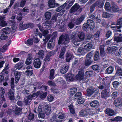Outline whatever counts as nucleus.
<instances>
[{"label":"nucleus","instance_id":"f257e3e1","mask_svg":"<svg viewBox=\"0 0 122 122\" xmlns=\"http://www.w3.org/2000/svg\"><path fill=\"white\" fill-rule=\"evenodd\" d=\"M69 39L68 35L66 34L64 36L62 35L60 37L58 41L59 45L67 44L69 42Z\"/></svg>","mask_w":122,"mask_h":122},{"label":"nucleus","instance_id":"f03ea898","mask_svg":"<svg viewBox=\"0 0 122 122\" xmlns=\"http://www.w3.org/2000/svg\"><path fill=\"white\" fill-rule=\"evenodd\" d=\"M10 29L9 28L6 27L2 29L1 30V34L0 35V39L2 40L6 39L8 37V35L10 33Z\"/></svg>","mask_w":122,"mask_h":122},{"label":"nucleus","instance_id":"7ed1b4c3","mask_svg":"<svg viewBox=\"0 0 122 122\" xmlns=\"http://www.w3.org/2000/svg\"><path fill=\"white\" fill-rule=\"evenodd\" d=\"M95 25L93 21L91 19L87 20L86 24H84L83 27V29L84 30H85L87 29L92 30L94 28Z\"/></svg>","mask_w":122,"mask_h":122},{"label":"nucleus","instance_id":"20e7f679","mask_svg":"<svg viewBox=\"0 0 122 122\" xmlns=\"http://www.w3.org/2000/svg\"><path fill=\"white\" fill-rule=\"evenodd\" d=\"M85 34L83 32H79L78 34V37L79 39L78 38L75 39L73 44L76 46H78L80 44L81 41L83 40L85 38Z\"/></svg>","mask_w":122,"mask_h":122},{"label":"nucleus","instance_id":"39448f33","mask_svg":"<svg viewBox=\"0 0 122 122\" xmlns=\"http://www.w3.org/2000/svg\"><path fill=\"white\" fill-rule=\"evenodd\" d=\"M121 42H122V37L120 38L115 36L114 37L113 41H112V39L107 41L106 44L107 45H115L116 44V43Z\"/></svg>","mask_w":122,"mask_h":122},{"label":"nucleus","instance_id":"423d86ee","mask_svg":"<svg viewBox=\"0 0 122 122\" xmlns=\"http://www.w3.org/2000/svg\"><path fill=\"white\" fill-rule=\"evenodd\" d=\"M81 67L82 68L80 69L79 70V71L78 74L76 76V78L77 80H84V79H83L84 75L83 69L85 68V67L84 66L83 67Z\"/></svg>","mask_w":122,"mask_h":122},{"label":"nucleus","instance_id":"0eeeda50","mask_svg":"<svg viewBox=\"0 0 122 122\" xmlns=\"http://www.w3.org/2000/svg\"><path fill=\"white\" fill-rule=\"evenodd\" d=\"M79 8V5L78 4H76L72 7L69 12L71 13H72L73 12L77 10L78 12L80 13L81 11V10Z\"/></svg>","mask_w":122,"mask_h":122},{"label":"nucleus","instance_id":"6e6552de","mask_svg":"<svg viewBox=\"0 0 122 122\" xmlns=\"http://www.w3.org/2000/svg\"><path fill=\"white\" fill-rule=\"evenodd\" d=\"M59 5V4L55 3V0H49L48 2V5L50 8H53Z\"/></svg>","mask_w":122,"mask_h":122},{"label":"nucleus","instance_id":"1a4fd4ad","mask_svg":"<svg viewBox=\"0 0 122 122\" xmlns=\"http://www.w3.org/2000/svg\"><path fill=\"white\" fill-rule=\"evenodd\" d=\"M85 18L84 15H82L79 18H78L77 19H76L74 18L73 19L76 25H79L80 24L81 22Z\"/></svg>","mask_w":122,"mask_h":122},{"label":"nucleus","instance_id":"9d476101","mask_svg":"<svg viewBox=\"0 0 122 122\" xmlns=\"http://www.w3.org/2000/svg\"><path fill=\"white\" fill-rule=\"evenodd\" d=\"M41 62L39 59H36L34 60L33 63L34 67L36 68H39L41 66Z\"/></svg>","mask_w":122,"mask_h":122},{"label":"nucleus","instance_id":"9b49d317","mask_svg":"<svg viewBox=\"0 0 122 122\" xmlns=\"http://www.w3.org/2000/svg\"><path fill=\"white\" fill-rule=\"evenodd\" d=\"M42 93V92L38 91L36 93H33L32 94L28 96L27 98L28 100H31L32 98L34 97H36L39 95V94L40 93Z\"/></svg>","mask_w":122,"mask_h":122},{"label":"nucleus","instance_id":"f8f14e48","mask_svg":"<svg viewBox=\"0 0 122 122\" xmlns=\"http://www.w3.org/2000/svg\"><path fill=\"white\" fill-rule=\"evenodd\" d=\"M92 44L91 43H89L85 45L83 48V51L85 52L89 51L91 49Z\"/></svg>","mask_w":122,"mask_h":122},{"label":"nucleus","instance_id":"ddd939ff","mask_svg":"<svg viewBox=\"0 0 122 122\" xmlns=\"http://www.w3.org/2000/svg\"><path fill=\"white\" fill-rule=\"evenodd\" d=\"M23 63L22 62H19L16 64L14 66L13 71H15L17 69L19 70L23 66Z\"/></svg>","mask_w":122,"mask_h":122},{"label":"nucleus","instance_id":"4468645a","mask_svg":"<svg viewBox=\"0 0 122 122\" xmlns=\"http://www.w3.org/2000/svg\"><path fill=\"white\" fill-rule=\"evenodd\" d=\"M43 108V109L46 114L47 115H49L50 113L51 110V107L47 105H45L44 106Z\"/></svg>","mask_w":122,"mask_h":122},{"label":"nucleus","instance_id":"2eb2a0df","mask_svg":"<svg viewBox=\"0 0 122 122\" xmlns=\"http://www.w3.org/2000/svg\"><path fill=\"white\" fill-rule=\"evenodd\" d=\"M73 57V56L71 53H67L66 55V60L67 62H69Z\"/></svg>","mask_w":122,"mask_h":122},{"label":"nucleus","instance_id":"dca6fc26","mask_svg":"<svg viewBox=\"0 0 122 122\" xmlns=\"http://www.w3.org/2000/svg\"><path fill=\"white\" fill-rule=\"evenodd\" d=\"M15 73V83H17L18 81L19 80L20 76L22 74V73L20 72H16L15 73V71H14Z\"/></svg>","mask_w":122,"mask_h":122},{"label":"nucleus","instance_id":"f3484780","mask_svg":"<svg viewBox=\"0 0 122 122\" xmlns=\"http://www.w3.org/2000/svg\"><path fill=\"white\" fill-rule=\"evenodd\" d=\"M33 26L32 24H26L23 25L22 26H20V29L21 30H23L26 29L29 27L32 28Z\"/></svg>","mask_w":122,"mask_h":122},{"label":"nucleus","instance_id":"a211bd4d","mask_svg":"<svg viewBox=\"0 0 122 122\" xmlns=\"http://www.w3.org/2000/svg\"><path fill=\"white\" fill-rule=\"evenodd\" d=\"M99 104V102L97 100H94L90 103V106L93 107H97Z\"/></svg>","mask_w":122,"mask_h":122},{"label":"nucleus","instance_id":"6ab92c4d","mask_svg":"<svg viewBox=\"0 0 122 122\" xmlns=\"http://www.w3.org/2000/svg\"><path fill=\"white\" fill-rule=\"evenodd\" d=\"M69 66H68L64 65L61 67L60 70V72L62 74H64L66 73L68 68Z\"/></svg>","mask_w":122,"mask_h":122},{"label":"nucleus","instance_id":"aec40b11","mask_svg":"<svg viewBox=\"0 0 122 122\" xmlns=\"http://www.w3.org/2000/svg\"><path fill=\"white\" fill-rule=\"evenodd\" d=\"M8 97L9 99L11 101H13L15 99L14 93L11 90H10L8 92Z\"/></svg>","mask_w":122,"mask_h":122},{"label":"nucleus","instance_id":"412c9836","mask_svg":"<svg viewBox=\"0 0 122 122\" xmlns=\"http://www.w3.org/2000/svg\"><path fill=\"white\" fill-rule=\"evenodd\" d=\"M106 113L108 116H112L115 115V113L113 111L112 109L107 108L106 110Z\"/></svg>","mask_w":122,"mask_h":122},{"label":"nucleus","instance_id":"4be33fe9","mask_svg":"<svg viewBox=\"0 0 122 122\" xmlns=\"http://www.w3.org/2000/svg\"><path fill=\"white\" fill-rule=\"evenodd\" d=\"M110 94L106 90L103 91L102 92V97L103 98H106L110 96Z\"/></svg>","mask_w":122,"mask_h":122},{"label":"nucleus","instance_id":"5701e85b","mask_svg":"<svg viewBox=\"0 0 122 122\" xmlns=\"http://www.w3.org/2000/svg\"><path fill=\"white\" fill-rule=\"evenodd\" d=\"M74 75L72 74H68L66 76V81H72L74 80Z\"/></svg>","mask_w":122,"mask_h":122},{"label":"nucleus","instance_id":"b1692460","mask_svg":"<svg viewBox=\"0 0 122 122\" xmlns=\"http://www.w3.org/2000/svg\"><path fill=\"white\" fill-rule=\"evenodd\" d=\"M118 8L117 6L115 4V3H112V6L111 10L114 12H117L118 10Z\"/></svg>","mask_w":122,"mask_h":122},{"label":"nucleus","instance_id":"393cba45","mask_svg":"<svg viewBox=\"0 0 122 122\" xmlns=\"http://www.w3.org/2000/svg\"><path fill=\"white\" fill-rule=\"evenodd\" d=\"M55 44L54 42L53 41L52 39H51L49 41L48 45V47L50 49H52L54 47Z\"/></svg>","mask_w":122,"mask_h":122},{"label":"nucleus","instance_id":"a878e982","mask_svg":"<svg viewBox=\"0 0 122 122\" xmlns=\"http://www.w3.org/2000/svg\"><path fill=\"white\" fill-rule=\"evenodd\" d=\"M55 70L51 69L50 71L49 79L51 80L53 79L55 77Z\"/></svg>","mask_w":122,"mask_h":122},{"label":"nucleus","instance_id":"bb28decb","mask_svg":"<svg viewBox=\"0 0 122 122\" xmlns=\"http://www.w3.org/2000/svg\"><path fill=\"white\" fill-rule=\"evenodd\" d=\"M32 60V56L28 55L25 62V64L27 65L31 64Z\"/></svg>","mask_w":122,"mask_h":122},{"label":"nucleus","instance_id":"cd10ccee","mask_svg":"<svg viewBox=\"0 0 122 122\" xmlns=\"http://www.w3.org/2000/svg\"><path fill=\"white\" fill-rule=\"evenodd\" d=\"M93 61L91 59H86L84 62V65L86 66H89L93 62Z\"/></svg>","mask_w":122,"mask_h":122},{"label":"nucleus","instance_id":"c85d7f7f","mask_svg":"<svg viewBox=\"0 0 122 122\" xmlns=\"http://www.w3.org/2000/svg\"><path fill=\"white\" fill-rule=\"evenodd\" d=\"M11 21L12 24L11 27L12 30L11 32L12 33H13L15 31L17 28V25L14 21Z\"/></svg>","mask_w":122,"mask_h":122},{"label":"nucleus","instance_id":"c756f323","mask_svg":"<svg viewBox=\"0 0 122 122\" xmlns=\"http://www.w3.org/2000/svg\"><path fill=\"white\" fill-rule=\"evenodd\" d=\"M0 92L1 94V97L3 99V100L5 101L4 94L5 92L4 89L2 87H0Z\"/></svg>","mask_w":122,"mask_h":122},{"label":"nucleus","instance_id":"7c9ffc66","mask_svg":"<svg viewBox=\"0 0 122 122\" xmlns=\"http://www.w3.org/2000/svg\"><path fill=\"white\" fill-rule=\"evenodd\" d=\"M114 70V68L112 66L109 67L106 69V72L108 74H110Z\"/></svg>","mask_w":122,"mask_h":122},{"label":"nucleus","instance_id":"2f4dec72","mask_svg":"<svg viewBox=\"0 0 122 122\" xmlns=\"http://www.w3.org/2000/svg\"><path fill=\"white\" fill-rule=\"evenodd\" d=\"M77 91V89L76 88H71L70 90V94L73 95L75 93H76Z\"/></svg>","mask_w":122,"mask_h":122},{"label":"nucleus","instance_id":"473e14b6","mask_svg":"<svg viewBox=\"0 0 122 122\" xmlns=\"http://www.w3.org/2000/svg\"><path fill=\"white\" fill-rule=\"evenodd\" d=\"M100 49L101 56H103L105 55L104 46H101L100 47Z\"/></svg>","mask_w":122,"mask_h":122},{"label":"nucleus","instance_id":"72a5a7b5","mask_svg":"<svg viewBox=\"0 0 122 122\" xmlns=\"http://www.w3.org/2000/svg\"><path fill=\"white\" fill-rule=\"evenodd\" d=\"M75 24L72 19L71 21L68 23V25L69 27L71 29L74 27Z\"/></svg>","mask_w":122,"mask_h":122},{"label":"nucleus","instance_id":"f704fd0d","mask_svg":"<svg viewBox=\"0 0 122 122\" xmlns=\"http://www.w3.org/2000/svg\"><path fill=\"white\" fill-rule=\"evenodd\" d=\"M21 110L20 108H16L15 110H14V113L16 115H19L21 113Z\"/></svg>","mask_w":122,"mask_h":122},{"label":"nucleus","instance_id":"c9c22d12","mask_svg":"<svg viewBox=\"0 0 122 122\" xmlns=\"http://www.w3.org/2000/svg\"><path fill=\"white\" fill-rule=\"evenodd\" d=\"M114 104L116 107L119 106L121 104L120 99L118 98L116 99L114 101Z\"/></svg>","mask_w":122,"mask_h":122},{"label":"nucleus","instance_id":"e433bc0d","mask_svg":"<svg viewBox=\"0 0 122 122\" xmlns=\"http://www.w3.org/2000/svg\"><path fill=\"white\" fill-rule=\"evenodd\" d=\"M70 112L72 114H74L75 113V110L73 107L72 105H71L68 106Z\"/></svg>","mask_w":122,"mask_h":122},{"label":"nucleus","instance_id":"4c0bfd02","mask_svg":"<svg viewBox=\"0 0 122 122\" xmlns=\"http://www.w3.org/2000/svg\"><path fill=\"white\" fill-rule=\"evenodd\" d=\"M44 52L43 50H39L38 52L39 56L41 58H43L44 57Z\"/></svg>","mask_w":122,"mask_h":122},{"label":"nucleus","instance_id":"58836bf2","mask_svg":"<svg viewBox=\"0 0 122 122\" xmlns=\"http://www.w3.org/2000/svg\"><path fill=\"white\" fill-rule=\"evenodd\" d=\"M33 41L31 39H28L25 41V43L28 46H30L33 44Z\"/></svg>","mask_w":122,"mask_h":122},{"label":"nucleus","instance_id":"ea45409f","mask_svg":"<svg viewBox=\"0 0 122 122\" xmlns=\"http://www.w3.org/2000/svg\"><path fill=\"white\" fill-rule=\"evenodd\" d=\"M45 16L46 19L48 20L51 17V13L50 12H47L45 13Z\"/></svg>","mask_w":122,"mask_h":122},{"label":"nucleus","instance_id":"a19ab883","mask_svg":"<svg viewBox=\"0 0 122 122\" xmlns=\"http://www.w3.org/2000/svg\"><path fill=\"white\" fill-rule=\"evenodd\" d=\"M117 25L119 26V28L122 27V18L119 19L117 22Z\"/></svg>","mask_w":122,"mask_h":122},{"label":"nucleus","instance_id":"79ce46f5","mask_svg":"<svg viewBox=\"0 0 122 122\" xmlns=\"http://www.w3.org/2000/svg\"><path fill=\"white\" fill-rule=\"evenodd\" d=\"M93 89L92 87H90L89 88L87 89V93L89 96H90L93 93Z\"/></svg>","mask_w":122,"mask_h":122},{"label":"nucleus","instance_id":"37998d69","mask_svg":"<svg viewBox=\"0 0 122 122\" xmlns=\"http://www.w3.org/2000/svg\"><path fill=\"white\" fill-rule=\"evenodd\" d=\"M66 5V3L61 5V6L58 7L56 10V11L57 12L60 11L61 10L63 9Z\"/></svg>","mask_w":122,"mask_h":122},{"label":"nucleus","instance_id":"c03bdc74","mask_svg":"<svg viewBox=\"0 0 122 122\" xmlns=\"http://www.w3.org/2000/svg\"><path fill=\"white\" fill-rule=\"evenodd\" d=\"M98 2H97L93 4L90 8V11H92L94 10V8L96 6L98 5Z\"/></svg>","mask_w":122,"mask_h":122},{"label":"nucleus","instance_id":"a18cd8bd","mask_svg":"<svg viewBox=\"0 0 122 122\" xmlns=\"http://www.w3.org/2000/svg\"><path fill=\"white\" fill-rule=\"evenodd\" d=\"M93 55V52H91L89 53L86 56V59H91L92 58Z\"/></svg>","mask_w":122,"mask_h":122},{"label":"nucleus","instance_id":"49530a36","mask_svg":"<svg viewBox=\"0 0 122 122\" xmlns=\"http://www.w3.org/2000/svg\"><path fill=\"white\" fill-rule=\"evenodd\" d=\"M99 59V53L98 51H96L94 57V59L95 61L98 60Z\"/></svg>","mask_w":122,"mask_h":122},{"label":"nucleus","instance_id":"de8ad7c7","mask_svg":"<svg viewBox=\"0 0 122 122\" xmlns=\"http://www.w3.org/2000/svg\"><path fill=\"white\" fill-rule=\"evenodd\" d=\"M119 84V82L117 81H115L112 83L113 85L114 88L116 89L118 88V87Z\"/></svg>","mask_w":122,"mask_h":122},{"label":"nucleus","instance_id":"09e8293b","mask_svg":"<svg viewBox=\"0 0 122 122\" xmlns=\"http://www.w3.org/2000/svg\"><path fill=\"white\" fill-rule=\"evenodd\" d=\"M47 100L49 102L53 101V100L54 98L53 96L51 95H49L47 97Z\"/></svg>","mask_w":122,"mask_h":122},{"label":"nucleus","instance_id":"8fccbe9b","mask_svg":"<svg viewBox=\"0 0 122 122\" xmlns=\"http://www.w3.org/2000/svg\"><path fill=\"white\" fill-rule=\"evenodd\" d=\"M113 121H122V117H117L114 118L112 119Z\"/></svg>","mask_w":122,"mask_h":122},{"label":"nucleus","instance_id":"3c124183","mask_svg":"<svg viewBox=\"0 0 122 122\" xmlns=\"http://www.w3.org/2000/svg\"><path fill=\"white\" fill-rule=\"evenodd\" d=\"M7 45H5L3 47L1 48H0V51L1 52H4L6 51L7 49Z\"/></svg>","mask_w":122,"mask_h":122},{"label":"nucleus","instance_id":"603ef678","mask_svg":"<svg viewBox=\"0 0 122 122\" xmlns=\"http://www.w3.org/2000/svg\"><path fill=\"white\" fill-rule=\"evenodd\" d=\"M105 7L106 10H109L110 7V3L108 2H106L105 5Z\"/></svg>","mask_w":122,"mask_h":122},{"label":"nucleus","instance_id":"864d4df0","mask_svg":"<svg viewBox=\"0 0 122 122\" xmlns=\"http://www.w3.org/2000/svg\"><path fill=\"white\" fill-rule=\"evenodd\" d=\"M81 93L80 92H78L75 95V98L76 99H78L81 98Z\"/></svg>","mask_w":122,"mask_h":122},{"label":"nucleus","instance_id":"5fc2aeb1","mask_svg":"<svg viewBox=\"0 0 122 122\" xmlns=\"http://www.w3.org/2000/svg\"><path fill=\"white\" fill-rule=\"evenodd\" d=\"M80 114L82 117H84L86 116L88 114V113L85 111H81Z\"/></svg>","mask_w":122,"mask_h":122},{"label":"nucleus","instance_id":"6e6d98bb","mask_svg":"<svg viewBox=\"0 0 122 122\" xmlns=\"http://www.w3.org/2000/svg\"><path fill=\"white\" fill-rule=\"evenodd\" d=\"M84 101V99L81 97L78 99L77 100L78 103L79 104H80L83 103Z\"/></svg>","mask_w":122,"mask_h":122},{"label":"nucleus","instance_id":"4d7b16f0","mask_svg":"<svg viewBox=\"0 0 122 122\" xmlns=\"http://www.w3.org/2000/svg\"><path fill=\"white\" fill-rule=\"evenodd\" d=\"M32 71H25V74L27 76H30L32 75Z\"/></svg>","mask_w":122,"mask_h":122},{"label":"nucleus","instance_id":"13d9d810","mask_svg":"<svg viewBox=\"0 0 122 122\" xmlns=\"http://www.w3.org/2000/svg\"><path fill=\"white\" fill-rule=\"evenodd\" d=\"M92 68L94 70H97L99 69V67L98 65H95L92 66Z\"/></svg>","mask_w":122,"mask_h":122},{"label":"nucleus","instance_id":"bf43d9fd","mask_svg":"<svg viewBox=\"0 0 122 122\" xmlns=\"http://www.w3.org/2000/svg\"><path fill=\"white\" fill-rule=\"evenodd\" d=\"M93 74V72L91 71H88L85 73L86 75L88 77H91Z\"/></svg>","mask_w":122,"mask_h":122},{"label":"nucleus","instance_id":"052dcab7","mask_svg":"<svg viewBox=\"0 0 122 122\" xmlns=\"http://www.w3.org/2000/svg\"><path fill=\"white\" fill-rule=\"evenodd\" d=\"M51 52L48 53L47 54V55L46 56V57L44 59L45 61H49L50 60V56H48L51 55Z\"/></svg>","mask_w":122,"mask_h":122},{"label":"nucleus","instance_id":"680f3d73","mask_svg":"<svg viewBox=\"0 0 122 122\" xmlns=\"http://www.w3.org/2000/svg\"><path fill=\"white\" fill-rule=\"evenodd\" d=\"M111 15L106 12H103L102 14V16L104 18H108Z\"/></svg>","mask_w":122,"mask_h":122},{"label":"nucleus","instance_id":"e2e57ef3","mask_svg":"<svg viewBox=\"0 0 122 122\" xmlns=\"http://www.w3.org/2000/svg\"><path fill=\"white\" fill-rule=\"evenodd\" d=\"M57 82L59 84H63L64 83V80L61 78H59L57 79Z\"/></svg>","mask_w":122,"mask_h":122},{"label":"nucleus","instance_id":"0e129e2a","mask_svg":"<svg viewBox=\"0 0 122 122\" xmlns=\"http://www.w3.org/2000/svg\"><path fill=\"white\" fill-rule=\"evenodd\" d=\"M118 49L117 47L112 46V54L114 53Z\"/></svg>","mask_w":122,"mask_h":122},{"label":"nucleus","instance_id":"69168bd1","mask_svg":"<svg viewBox=\"0 0 122 122\" xmlns=\"http://www.w3.org/2000/svg\"><path fill=\"white\" fill-rule=\"evenodd\" d=\"M22 19V15L21 13H19L17 17V19L19 21H20Z\"/></svg>","mask_w":122,"mask_h":122},{"label":"nucleus","instance_id":"338daca9","mask_svg":"<svg viewBox=\"0 0 122 122\" xmlns=\"http://www.w3.org/2000/svg\"><path fill=\"white\" fill-rule=\"evenodd\" d=\"M7 24L6 22L4 20H1L0 22V26L2 27H4L6 26Z\"/></svg>","mask_w":122,"mask_h":122},{"label":"nucleus","instance_id":"774afa93","mask_svg":"<svg viewBox=\"0 0 122 122\" xmlns=\"http://www.w3.org/2000/svg\"><path fill=\"white\" fill-rule=\"evenodd\" d=\"M116 55L118 56H121L122 55V47L119 49V51L116 53Z\"/></svg>","mask_w":122,"mask_h":122}]
</instances>
